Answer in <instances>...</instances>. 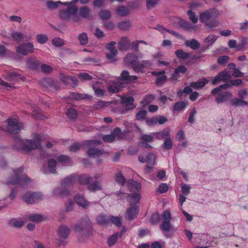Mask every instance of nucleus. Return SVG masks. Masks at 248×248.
<instances>
[{
    "mask_svg": "<svg viewBox=\"0 0 248 248\" xmlns=\"http://www.w3.org/2000/svg\"><path fill=\"white\" fill-rule=\"evenodd\" d=\"M74 231L78 235V241L83 242L86 238L92 235L93 230L91 220L89 218H84L74 225Z\"/></svg>",
    "mask_w": 248,
    "mask_h": 248,
    "instance_id": "1",
    "label": "nucleus"
},
{
    "mask_svg": "<svg viewBox=\"0 0 248 248\" xmlns=\"http://www.w3.org/2000/svg\"><path fill=\"white\" fill-rule=\"evenodd\" d=\"M23 169L24 167L21 166L14 170L13 175L9 178L7 184L19 185L22 187L27 185L31 179L26 174L23 173Z\"/></svg>",
    "mask_w": 248,
    "mask_h": 248,
    "instance_id": "2",
    "label": "nucleus"
},
{
    "mask_svg": "<svg viewBox=\"0 0 248 248\" xmlns=\"http://www.w3.org/2000/svg\"><path fill=\"white\" fill-rule=\"evenodd\" d=\"M16 143L24 151L29 152L31 150L39 149L41 147V138L40 135L36 134L34 135V140H27L25 141L20 139L18 136L14 138Z\"/></svg>",
    "mask_w": 248,
    "mask_h": 248,
    "instance_id": "3",
    "label": "nucleus"
},
{
    "mask_svg": "<svg viewBox=\"0 0 248 248\" xmlns=\"http://www.w3.org/2000/svg\"><path fill=\"white\" fill-rule=\"evenodd\" d=\"M77 13V7L70 2L66 9L60 11L59 16L62 20H68L71 19L74 22H78L80 20V18Z\"/></svg>",
    "mask_w": 248,
    "mask_h": 248,
    "instance_id": "4",
    "label": "nucleus"
},
{
    "mask_svg": "<svg viewBox=\"0 0 248 248\" xmlns=\"http://www.w3.org/2000/svg\"><path fill=\"white\" fill-rule=\"evenodd\" d=\"M8 125L7 131L8 132L13 134H18L23 127L22 123H20L17 119L9 118L7 119Z\"/></svg>",
    "mask_w": 248,
    "mask_h": 248,
    "instance_id": "5",
    "label": "nucleus"
},
{
    "mask_svg": "<svg viewBox=\"0 0 248 248\" xmlns=\"http://www.w3.org/2000/svg\"><path fill=\"white\" fill-rule=\"evenodd\" d=\"M163 222L160 226V229L166 232H170L171 229L170 213L168 211H164L162 215Z\"/></svg>",
    "mask_w": 248,
    "mask_h": 248,
    "instance_id": "6",
    "label": "nucleus"
},
{
    "mask_svg": "<svg viewBox=\"0 0 248 248\" xmlns=\"http://www.w3.org/2000/svg\"><path fill=\"white\" fill-rule=\"evenodd\" d=\"M101 143V141L98 140H87L82 143H74L71 146L68 147L70 151L76 152L78 151L83 145H87L89 148L91 145H99Z\"/></svg>",
    "mask_w": 248,
    "mask_h": 248,
    "instance_id": "7",
    "label": "nucleus"
},
{
    "mask_svg": "<svg viewBox=\"0 0 248 248\" xmlns=\"http://www.w3.org/2000/svg\"><path fill=\"white\" fill-rule=\"evenodd\" d=\"M34 50V46L31 43H24L16 47L17 53L24 56L27 55L28 53H31Z\"/></svg>",
    "mask_w": 248,
    "mask_h": 248,
    "instance_id": "8",
    "label": "nucleus"
},
{
    "mask_svg": "<svg viewBox=\"0 0 248 248\" xmlns=\"http://www.w3.org/2000/svg\"><path fill=\"white\" fill-rule=\"evenodd\" d=\"M43 197L42 194L40 192H28L24 195L23 199L27 203L32 204L36 201L41 200Z\"/></svg>",
    "mask_w": 248,
    "mask_h": 248,
    "instance_id": "9",
    "label": "nucleus"
},
{
    "mask_svg": "<svg viewBox=\"0 0 248 248\" xmlns=\"http://www.w3.org/2000/svg\"><path fill=\"white\" fill-rule=\"evenodd\" d=\"M3 78L12 84L16 83L20 80H23L24 77L14 72H6L3 76Z\"/></svg>",
    "mask_w": 248,
    "mask_h": 248,
    "instance_id": "10",
    "label": "nucleus"
},
{
    "mask_svg": "<svg viewBox=\"0 0 248 248\" xmlns=\"http://www.w3.org/2000/svg\"><path fill=\"white\" fill-rule=\"evenodd\" d=\"M42 84L49 90H57L60 88L58 81L52 78H47L43 79L41 81Z\"/></svg>",
    "mask_w": 248,
    "mask_h": 248,
    "instance_id": "11",
    "label": "nucleus"
},
{
    "mask_svg": "<svg viewBox=\"0 0 248 248\" xmlns=\"http://www.w3.org/2000/svg\"><path fill=\"white\" fill-rule=\"evenodd\" d=\"M138 79L136 76H130L127 70H124L122 72L120 77L117 79L119 83L121 84V81L123 80L125 83L134 82Z\"/></svg>",
    "mask_w": 248,
    "mask_h": 248,
    "instance_id": "12",
    "label": "nucleus"
},
{
    "mask_svg": "<svg viewBox=\"0 0 248 248\" xmlns=\"http://www.w3.org/2000/svg\"><path fill=\"white\" fill-rule=\"evenodd\" d=\"M70 233L71 230L70 228L65 224L61 225L57 230L58 237L63 239H67Z\"/></svg>",
    "mask_w": 248,
    "mask_h": 248,
    "instance_id": "13",
    "label": "nucleus"
},
{
    "mask_svg": "<svg viewBox=\"0 0 248 248\" xmlns=\"http://www.w3.org/2000/svg\"><path fill=\"white\" fill-rule=\"evenodd\" d=\"M145 162L148 164L146 166L145 171L147 173L150 172L155 163V155L153 153H149L146 157Z\"/></svg>",
    "mask_w": 248,
    "mask_h": 248,
    "instance_id": "14",
    "label": "nucleus"
},
{
    "mask_svg": "<svg viewBox=\"0 0 248 248\" xmlns=\"http://www.w3.org/2000/svg\"><path fill=\"white\" fill-rule=\"evenodd\" d=\"M214 16V11L211 9L207 10L200 14L199 19L202 23H206Z\"/></svg>",
    "mask_w": 248,
    "mask_h": 248,
    "instance_id": "15",
    "label": "nucleus"
},
{
    "mask_svg": "<svg viewBox=\"0 0 248 248\" xmlns=\"http://www.w3.org/2000/svg\"><path fill=\"white\" fill-rule=\"evenodd\" d=\"M187 72V68L184 65L178 66L171 74L172 80H177L180 77V74H185Z\"/></svg>",
    "mask_w": 248,
    "mask_h": 248,
    "instance_id": "16",
    "label": "nucleus"
},
{
    "mask_svg": "<svg viewBox=\"0 0 248 248\" xmlns=\"http://www.w3.org/2000/svg\"><path fill=\"white\" fill-rule=\"evenodd\" d=\"M134 99L133 97L129 96L124 98L121 102V104L127 110H132L135 108L133 104Z\"/></svg>",
    "mask_w": 248,
    "mask_h": 248,
    "instance_id": "17",
    "label": "nucleus"
},
{
    "mask_svg": "<svg viewBox=\"0 0 248 248\" xmlns=\"http://www.w3.org/2000/svg\"><path fill=\"white\" fill-rule=\"evenodd\" d=\"M104 150L94 147H91L87 152L88 156L92 158L98 157L104 154Z\"/></svg>",
    "mask_w": 248,
    "mask_h": 248,
    "instance_id": "18",
    "label": "nucleus"
},
{
    "mask_svg": "<svg viewBox=\"0 0 248 248\" xmlns=\"http://www.w3.org/2000/svg\"><path fill=\"white\" fill-rule=\"evenodd\" d=\"M232 97V94L230 92H222L217 95L216 101L218 103H223L227 101Z\"/></svg>",
    "mask_w": 248,
    "mask_h": 248,
    "instance_id": "19",
    "label": "nucleus"
},
{
    "mask_svg": "<svg viewBox=\"0 0 248 248\" xmlns=\"http://www.w3.org/2000/svg\"><path fill=\"white\" fill-rule=\"evenodd\" d=\"M152 134L153 135L156 139L159 140H161L163 139H165L168 137H170V129L169 128H166L160 132H153Z\"/></svg>",
    "mask_w": 248,
    "mask_h": 248,
    "instance_id": "20",
    "label": "nucleus"
},
{
    "mask_svg": "<svg viewBox=\"0 0 248 248\" xmlns=\"http://www.w3.org/2000/svg\"><path fill=\"white\" fill-rule=\"evenodd\" d=\"M138 212L139 208L138 207L136 206H134L128 209L126 213L127 219L129 220L134 219L136 217Z\"/></svg>",
    "mask_w": 248,
    "mask_h": 248,
    "instance_id": "21",
    "label": "nucleus"
},
{
    "mask_svg": "<svg viewBox=\"0 0 248 248\" xmlns=\"http://www.w3.org/2000/svg\"><path fill=\"white\" fill-rule=\"evenodd\" d=\"M61 78L62 82L66 85L76 86L78 84V80L75 77L67 76L62 77Z\"/></svg>",
    "mask_w": 248,
    "mask_h": 248,
    "instance_id": "22",
    "label": "nucleus"
},
{
    "mask_svg": "<svg viewBox=\"0 0 248 248\" xmlns=\"http://www.w3.org/2000/svg\"><path fill=\"white\" fill-rule=\"evenodd\" d=\"M66 188L59 187L55 188L53 191V194L55 196L63 198L68 196L70 194V192L65 189Z\"/></svg>",
    "mask_w": 248,
    "mask_h": 248,
    "instance_id": "23",
    "label": "nucleus"
},
{
    "mask_svg": "<svg viewBox=\"0 0 248 248\" xmlns=\"http://www.w3.org/2000/svg\"><path fill=\"white\" fill-rule=\"evenodd\" d=\"M127 187L131 191H138L140 189L141 185L140 183L135 181L133 180H129L127 182Z\"/></svg>",
    "mask_w": 248,
    "mask_h": 248,
    "instance_id": "24",
    "label": "nucleus"
},
{
    "mask_svg": "<svg viewBox=\"0 0 248 248\" xmlns=\"http://www.w3.org/2000/svg\"><path fill=\"white\" fill-rule=\"evenodd\" d=\"M130 45V41L127 37H122L118 43V48L120 50H127Z\"/></svg>",
    "mask_w": 248,
    "mask_h": 248,
    "instance_id": "25",
    "label": "nucleus"
},
{
    "mask_svg": "<svg viewBox=\"0 0 248 248\" xmlns=\"http://www.w3.org/2000/svg\"><path fill=\"white\" fill-rule=\"evenodd\" d=\"M207 83L208 80L206 78H203L197 81L191 82L190 86L196 90H199L203 88Z\"/></svg>",
    "mask_w": 248,
    "mask_h": 248,
    "instance_id": "26",
    "label": "nucleus"
},
{
    "mask_svg": "<svg viewBox=\"0 0 248 248\" xmlns=\"http://www.w3.org/2000/svg\"><path fill=\"white\" fill-rule=\"evenodd\" d=\"M93 180V177L86 174H81L78 178L79 184L82 185H89V183L92 181Z\"/></svg>",
    "mask_w": 248,
    "mask_h": 248,
    "instance_id": "27",
    "label": "nucleus"
},
{
    "mask_svg": "<svg viewBox=\"0 0 248 248\" xmlns=\"http://www.w3.org/2000/svg\"><path fill=\"white\" fill-rule=\"evenodd\" d=\"M74 199L76 202L82 207L86 208L89 206V202L86 201L83 197L79 195H77L75 197Z\"/></svg>",
    "mask_w": 248,
    "mask_h": 248,
    "instance_id": "28",
    "label": "nucleus"
},
{
    "mask_svg": "<svg viewBox=\"0 0 248 248\" xmlns=\"http://www.w3.org/2000/svg\"><path fill=\"white\" fill-rule=\"evenodd\" d=\"M115 12L118 15L121 17L126 16L130 13L129 9L124 5L119 6L116 9Z\"/></svg>",
    "mask_w": 248,
    "mask_h": 248,
    "instance_id": "29",
    "label": "nucleus"
},
{
    "mask_svg": "<svg viewBox=\"0 0 248 248\" xmlns=\"http://www.w3.org/2000/svg\"><path fill=\"white\" fill-rule=\"evenodd\" d=\"M75 181L74 176L70 175L64 179L62 182V186L64 188L69 187L72 186Z\"/></svg>",
    "mask_w": 248,
    "mask_h": 248,
    "instance_id": "30",
    "label": "nucleus"
},
{
    "mask_svg": "<svg viewBox=\"0 0 248 248\" xmlns=\"http://www.w3.org/2000/svg\"><path fill=\"white\" fill-rule=\"evenodd\" d=\"M109 216L100 214L96 218V221L97 223L99 225H106L109 223Z\"/></svg>",
    "mask_w": 248,
    "mask_h": 248,
    "instance_id": "31",
    "label": "nucleus"
},
{
    "mask_svg": "<svg viewBox=\"0 0 248 248\" xmlns=\"http://www.w3.org/2000/svg\"><path fill=\"white\" fill-rule=\"evenodd\" d=\"M101 185L99 181H96L93 183L90 182L88 186V189L92 192L101 190Z\"/></svg>",
    "mask_w": 248,
    "mask_h": 248,
    "instance_id": "32",
    "label": "nucleus"
},
{
    "mask_svg": "<svg viewBox=\"0 0 248 248\" xmlns=\"http://www.w3.org/2000/svg\"><path fill=\"white\" fill-rule=\"evenodd\" d=\"M39 61L34 58L29 59L27 61V65L29 69H36L40 65Z\"/></svg>",
    "mask_w": 248,
    "mask_h": 248,
    "instance_id": "33",
    "label": "nucleus"
},
{
    "mask_svg": "<svg viewBox=\"0 0 248 248\" xmlns=\"http://www.w3.org/2000/svg\"><path fill=\"white\" fill-rule=\"evenodd\" d=\"M128 201L131 205L138 203L140 199V194L135 193L130 194L128 196Z\"/></svg>",
    "mask_w": 248,
    "mask_h": 248,
    "instance_id": "34",
    "label": "nucleus"
},
{
    "mask_svg": "<svg viewBox=\"0 0 248 248\" xmlns=\"http://www.w3.org/2000/svg\"><path fill=\"white\" fill-rule=\"evenodd\" d=\"M63 3L58 1H54L51 0H47L46 1V6L47 9L50 10H53L56 9L60 4H62Z\"/></svg>",
    "mask_w": 248,
    "mask_h": 248,
    "instance_id": "35",
    "label": "nucleus"
},
{
    "mask_svg": "<svg viewBox=\"0 0 248 248\" xmlns=\"http://www.w3.org/2000/svg\"><path fill=\"white\" fill-rule=\"evenodd\" d=\"M90 14V10L87 6H83L79 10V15L83 18H89Z\"/></svg>",
    "mask_w": 248,
    "mask_h": 248,
    "instance_id": "36",
    "label": "nucleus"
},
{
    "mask_svg": "<svg viewBox=\"0 0 248 248\" xmlns=\"http://www.w3.org/2000/svg\"><path fill=\"white\" fill-rule=\"evenodd\" d=\"M231 104L235 107H244L248 105V102L240 98H234L231 100Z\"/></svg>",
    "mask_w": 248,
    "mask_h": 248,
    "instance_id": "37",
    "label": "nucleus"
},
{
    "mask_svg": "<svg viewBox=\"0 0 248 248\" xmlns=\"http://www.w3.org/2000/svg\"><path fill=\"white\" fill-rule=\"evenodd\" d=\"M120 84V83L118 84L117 83H112L108 87V92L112 93L119 92L122 88V86Z\"/></svg>",
    "mask_w": 248,
    "mask_h": 248,
    "instance_id": "38",
    "label": "nucleus"
},
{
    "mask_svg": "<svg viewBox=\"0 0 248 248\" xmlns=\"http://www.w3.org/2000/svg\"><path fill=\"white\" fill-rule=\"evenodd\" d=\"M186 103L184 101H178L174 104L173 107V111H180L185 109Z\"/></svg>",
    "mask_w": 248,
    "mask_h": 248,
    "instance_id": "39",
    "label": "nucleus"
},
{
    "mask_svg": "<svg viewBox=\"0 0 248 248\" xmlns=\"http://www.w3.org/2000/svg\"><path fill=\"white\" fill-rule=\"evenodd\" d=\"M186 46L190 47L193 50H196L200 47L199 43L196 40L193 39L191 41L187 40L185 42Z\"/></svg>",
    "mask_w": 248,
    "mask_h": 248,
    "instance_id": "40",
    "label": "nucleus"
},
{
    "mask_svg": "<svg viewBox=\"0 0 248 248\" xmlns=\"http://www.w3.org/2000/svg\"><path fill=\"white\" fill-rule=\"evenodd\" d=\"M115 180L117 183L122 186L124 185L126 182L125 178L120 171L116 173Z\"/></svg>",
    "mask_w": 248,
    "mask_h": 248,
    "instance_id": "41",
    "label": "nucleus"
},
{
    "mask_svg": "<svg viewBox=\"0 0 248 248\" xmlns=\"http://www.w3.org/2000/svg\"><path fill=\"white\" fill-rule=\"evenodd\" d=\"M175 54L177 58L182 60L187 59L190 56L189 53L185 52L182 49L176 50L175 52Z\"/></svg>",
    "mask_w": 248,
    "mask_h": 248,
    "instance_id": "42",
    "label": "nucleus"
},
{
    "mask_svg": "<svg viewBox=\"0 0 248 248\" xmlns=\"http://www.w3.org/2000/svg\"><path fill=\"white\" fill-rule=\"evenodd\" d=\"M47 164L49 171L52 173H56V160L54 159H49L48 160Z\"/></svg>",
    "mask_w": 248,
    "mask_h": 248,
    "instance_id": "43",
    "label": "nucleus"
},
{
    "mask_svg": "<svg viewBox=\"0 0 248 248\" xmlns=\"http://www.w3.org/2000/svg\"><path fill=\"white\" fill-rule=\"evenodd\" d=\"M59 162L62 165L67 166L71 163V160L70 158L67 155H61L57 158Z\"/></svg>",
    "mask_w": 248,
    "mask_h": 248,
    "instance_id": "44",
    "label": "nucleus"
},
{
    "mask_svg": "<svg viewBox=\"0 0 248 248\" xmlns=\"http://www.w3.org/2000/svg\"><path fill=\"white\" fill-rule=\"evenodd\" d=\"M66 113L68 118L71 120H75L77 117V111L72 108H68Z\"/></svg>",
    "mask_w": 248,
    "mask_h": 248,
    "instance_id": "45",
    "label": "nucleus"
},
{
    "mask_svg": "<svg viewBox=\"0 0 248 248\" xmlns=\"http://www.w3.org/2000/svg\"><path fill=\"white\" fill-rule=\"evenodd\" d=\"M132 26L131 23L127 20L119 23L118 27L121 30L127 31L130 29Z\"/></svg>",
    "mask_w": 248,
    "mask_h": 248,
    "instance_id": "46",
    "label": "nucleus"
},
{
    "mask_svg": "<svg viewBox=\"0 0 248 248\" xmlns=\"http://www.w3.org/2000/svg\"><path fill=\"white\" fill-rule=\"evenodd\" d=\"M172 141L170 137H168L162 144V147L165 150H169L172 148Z\"/></svg>",
    "mask_w": 248,
    "mask_h": 248,
    "instance_id": "47",
    "label": "nucleus"
},
{
    "mask_svg": "<svg viewBox=\"0 0 248 248\" xmlns=\"http://www.w3.org/2000/svg\"><path fill=\"white\" fill-rule=\"evenodd\" d=\"M131 64L135 72H139L143 69V66L141 64V62H140L137 61H131Z\"/></svg>",
    "mask_w": 248,
    "mask_h": 248,
    "instance_id": "48",
    "label": "nucleus"
},
{
    "mask_svg": "<svg viewBox=\"0 0 248 248\" xmlns=\"http://www.w3.org/2000/svg\"><path fill=\"white\" fill-rule=\"evenodd\" d=\"M88 95L86 94L78 93H71L70 97L76 100L87 98Z\"/></svg>",
    "mask_w": 248,
    "mask_h": 248,
    "instance_id": "49",
    "label": "nucleus"
},
{
    "mask_svg": "<svg viewBox=\"0 0 248 248\" xmlns=\"http://www.w3.org/2000/svg\"><path fill=\"white\" fill-rule=\"evenodd\" d=\"M37 42L40 44H44L48 41L47 36L44 34H37L36 36Z\"/></svg>",
    "mask_w": 248,
    "mask_h": 248,
    "instance_id": "50",
    "label": "nucleus"
},
{
    "mask_svg": "<svg viewBox=\"0 0 248 248\" xmlns=\"http://www.w3.org/2000/svg\"><path fill=\"white\" fill-rule=\"evenodd\" d=\"M78 40L82 45H85L88 43V38L85 32H82L78 35Z\"/></svg>",
    "mask_w": 248,
    "mask_h": 248,
    "instance_id": "51",
    "label": "nucleus"
},
{
    "mask_svg": "<svg viewBox=\"0 0 248 248\" xmlns=\"http://www.w3.org/2000/svg\"><path fill=\"white\" fill-rule=\"evenodd\" d=\"M119 237V233L117 232L110 236L108 239V243L109 246L111 247L116 243Z\"/></svg>",
    "mask_w": 248,
    "mask_h": 248,
    "instance_id": "52",
    "label": "nucleus"
},
{
    "mask_svg": "<svg viewBox=\"0 0 248 248\" xmlns=\"http://www.w3.org/2000/svg\"><path fill=\"white\" fill-rule=\"evenodd\" d=\"M11 36L14 40L16 41H22L24 38L23 34L18 31H14L11 34Z\"/></svg>",
    "mask_w": 248,
    "mask_h": 248,
    "instance_id": "53",
    "label": "nucleus"
},
{
    "mask_svg": "<svg viewBox=\"0 0 248 248\" xmlns=\"http://www.w3.org/2000/svg\"><path fill=\"white\" fill-rule=\"evenodd\" d=\"M110 221L117 227H120L122 225V217H118L110 216Z\"/></svg>",
    "mask_w": 248,
    "mask_h": 248,
    "instance_id": "54",
    "label": "nucleus"
},
{
    "mask_svg": "<svg viewBox=\"0 0 248 248\" xmlns=\"http://www.w3.org/2000/svg\"><path fill=\"white\" fill-rule=\"evenodd\" d=\"M99 16L101 19L103 20H107L110 17L111 14L108 10H103L99 12Z\"/></svg>",
    "mask_w": 248,
    "mask_h": 248,
    "instance_id": "55",
    "label": "nucleus"
},
{
    "mask_svg": "<svg viewBox=\"0 0 248 248\" xmlns=\"http://www.w3.org/2000/svg\"><path fill=\"white\" fill-rule=\"evenodd\" d=\"M108 106V103L105 101L99 100L97 101L94 105H93V108L94 109H99L101 108H103L106 107Z\"/></svg>",
    "mask_w": 248,
    "mask_h": 248,
    "instance_id": "56",
    "label": "nucleus"
},
{
    "mask_svg": "<svg viewBox=\"0 0 248 248\" xmlns=\"http://www.w3.org/2000/svg\"><path fill=\"white\" fill-rule=\"evenodd\" d=\"M218 74L222 81H226L231 78V76L226 71H222L218 73Z\"/></svg>",
    "mask_w": 248,
    "mask_h": 248,
    "instance_id": "57",
    "label": "nucleus"
},
{
    "mask_svg": "<svg viewBox=\"0 0 248 248\" xmlns=\"http://www.w3.org/2000/svg\"><path fill=\"white\" fill-rule=\"evenodd\" d=\"M187 14L189 16V19L193 23L195 24L198 22V16H196L195 13L192 10H188L187 12Z\"/></svg>",
    "mask_w": 248,
    "mask_h": 248,
    "instance_id": "58",
    "label": "nucleus"
},
{
    "mask_svg": "<svg viewBox=\"0 0 248 248\" xmlns=\"http://www.w3.org/2000/svg\"><path fill=\"white\" fill-rule=\"evenodd\" d=\"M159 0H146V8L149 10L155 7Z\"/></svg>",
    "mask_w": 248,
    "mask_h": 248,
    "instance_id": "59",
    "label": "nucleus"
},
{
    "mask_svg": "<svg viewBox=\"0 0 248 248\" xmlns=\"http://www.w3.org/2000/svg\"><path fill=\"white\" fill-rule=\"evenodd\" d=\"M29 217L31 221H34L36 223L41 222L43 220V217L39 214L30 215Z\"/></svg>",
    "mask_w": 248,
    "mask_h": 248,
    "instance_id": "60",
    "label": "nucleus"
},
{
    "mask_svg": "<svg viewBox=\"0 0 248 248\" xmlns=\"http://www.w3.org/2000/svg\"><path fill=\"white\" fill-rule=\"evenodd\" d=\"M153 135L143 134L141 136V140L143 142H151L154 140Z\"/></svg>",
    "mask_w": 248,
    "mask_h": 248,
    "instance_id": "61",
    "label": "nucleus"
},
{
    "mask_svg": "<svg viewBox=\"0 0 248 248\" xmlns=\"http://www.w3.org/2000/svg\"><path fill=\"white\" fill-rule=\"evenodd\" d=\"M52 44L53 46L57 47H61L64 45V41L59 37L54 38L52 41Z\"/></svg>",
    "mask_w": 248,
    "mask_h": 248,
    "instance_id": "62",
    "label": "nucleus"
},
{
    "mask_svg": "<svg viewBox=\"0 0 248 248\" xmlns=\"http://www.w3.org/2000/svg\"><path fill=\"white\" fill-rule=\"evenodd\" d=\"M217 39V36L214 34H211L205 39L204 42L210 43V45H212L215 42Z\"/></svg>",
    "mask_w": 248,
    "mask_h": 248,
    "instance_id": "63",
    "label": "nucleus"
},
{
    "mask_svg": "<svg viewBox=\"0 0 248 248\" xmlns=\"http://www.w3.org/2000/svg\"><path fill=\"white\" fill-rule=\"evenodd\" d=\"M219 24V22L217 20H213L209 22H207L205 25L207 26L211 30H213L215 28L217 27Z\"/></svg>",
    "mask_w": 248,
    "mask_h": 248,
    "instance_id": "64",
    "label": "nucleus"
}]
</instances>
